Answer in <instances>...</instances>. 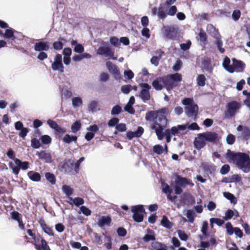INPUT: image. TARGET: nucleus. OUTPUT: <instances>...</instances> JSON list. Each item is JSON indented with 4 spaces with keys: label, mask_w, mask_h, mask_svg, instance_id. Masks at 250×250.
Masks as SVG:
<instances>
[{
    "label": "nucleus",
    "mask_w": 250,
    "mask_h": 250,
    "mask_svg": "<svg viewBox=\"0 0 250 250\" xmlns=\"http://www.w3.org/2000/svg\"><path fill=\"white\" fill-rule=\"evenodd\" d=\"M133 213L132 218L134 221L137 223L143 222L144 215L146 214L145 209L142 205H138L131 207Z\"/></svg>",
    "instance_id": "obj_6"
},
{
    "label": "nucleus",
    "mask_w": 250,
    "mask_h": 250,
    "mask_svg": "<svg viewBox=\"0 0 250 250\" xmlns=\"http://www.w3.org/2000/svg\"><path fill=\"white\" fill-rule=\"evenodd\" d=\"M207 30L211 36L216 39V41L220 39V35L218 30L212 24L207 25Z\"/></svg>",
    "instance_id": "obj_20"
},
{
    "label": "nucleus",
    "mask_w": 250,
    "mask_h": 250,
    "mask_svg": "<svg viewBox=\"0 0 250 250\" xmlns=\"http://www.w3.org/2000/svg\"><path fill=\"white\" fill-rule=\"evenodd\" d=\"M206 139L203 133H199L194 141V145L196 148L200 149L206 145Z\"/></svg>",
    "instance_id": "obj_15"
},
{
    "label": "nucleus",
    "mask_w": 250,
    "mask_h": 250,
    "mask_svg": "<svg viewBox=\"0 0 250 250\" xmlns=\"http://www.w3.org/2000/svg\"><path fill=\"white\" fill-rule=\"evenodd\" d=\"M116 129L119 131H125L126 130V125L124 123L120 124L116 126Z\"/></svg>",
    "instance_id": "obj_62"
},
{
    "label": "nucleus",
    "mask_w": 250,
    "mask_h": 250,
    "mask_svg": "<svg viewBox=\"0 0 250 250\" xmlns=\"http://www.w3.org/2000/svg\"><path fill=\"white\" fill-rule=\"evenodd\" d=\"M122 111V107L118 105H116L113 107L112 110L111 111V114L112 115H118L121 113Z\"/></svg>",
    "instance_id": "obj_43"
},
{
    "label": "nucleus",
    "mask_w": 250,
    "mask_h": 250,
    "mask_svg": "<svg viewBox=\"0 0 250 250\" xmlns=\"http://www.w3.org/2000/svg\"><path fill=\"white\" fill-rule=\"evenodd\" d=\"M178 27L176 25H164L162 29L164 36L167 39H173L176 36Z\"/></svg>",
    "instance_id": "obj_10"
},
{
    "label": "nucleus",
    "mask_w": 250,
    "mask_h": 250,
    "mask_svg": "<svg viewBox=\"0 0 250 250\" xmlns=\"http://www.w3.org/2000/svg\"><path fill=\"white\" fill-rule=\"evenodd\" d=\"M208 229V223L207 221H205L203 223L201 229V231L205 236H207L208 235L207 233Z\"/></svg>",
    "instance_id": "obj_56"
},
{
    "label": "nucleus",
    "mask_w": 250,
    "mask_h": 250,
    "mask_svg": "<svg viewBox=\"0 0 250 250\" xmlns=\"http://www.w3.org/2000/svg\"><path fill=\"white\" fill-rule=\"evenodd\" d=\"M205 137L206 142L216 143L220 139L219 135L214 132L207 131L202 133Z\"/></svg>",
    "instance_id": "obj_14"
},
{
    "label": "nucleus",
    "mask_w": 250,
    "mask_h": 250,
    "mask_svg": "<svg viewBox=\"0 0 250 250\" xmlns=\"http://www.w3.org/2000/svg\"><path fill=\"white\" fill-rule=\"evenodd\" d=\"M230 170V167L228 165H223L221 169L220 173L222 174L225 175Z\"/></svg>",
    "instance_id": "obj_57"
},
{
    "label": "nucleus",
    "mask_w": 250,
    "mask_h": 250,
    "mask_svg": "<svg viewBox=\"0 0 250 250\" xmlns=\"http://www.w3.org/2000/svg\"><path fill=\"white\" fill-rule=\"evenodd\" d=\"M111 221V218L109 216H102L97 222V224L101 228L106 225L109 226Z\"/></svg>",
    "instance_id": "obj_18"
},
{
    "label": "nucleus",
    "mask_w": 250,
    "mask_h": 250,
    "mask_svg": "<svg viewBox=\"0 0 250 250\" xmlns=\"http://www.w3.org/2000/svg\"><path fill=\"white\" fill-rule=\"evenodd\" d=\"M36 155L38 156L40 159L44 161L46 163H51L52 162V157L49 153L42 151L40 152H37Z\"/></svg>",
    "instance_id": "obj_24"
},
{
    "label": "nucleus",
    "mask_w": 250,
    "mask_h": 250,
    "mask_svg": "<svg viewBox=\"0 0 250 250\" xmlns=\"http://www.w3.org/2000/svg\"><path fill=\"white\" fill-rule=\"evenodd\" d=\"M77 137L76 136H70L69 134L65 135L62 139L64 142L67 144H70L73 141H76Z\"/></svg>",
    "instance_id": "obj_34"
},
{
    "label": "nucleus",
    "mask_w": 250,
    "mask_h": 250,
    "mask_svg": "<svg viewBox=\"0 0 250 250\" xmlns=\"http://www.w3.org/2000/svg\"><path fill=\"white\" fill-rule=\"evenodd\" d=\"M226 158L229 163L236 165L244 172L248 173L250 171V158L248 154L245 153H235L228 149Z\"/></svg>",
    "instance_id": "obj_2"
},
{
    "label": "nucleus",
    "mask_w": 250,
    "mask_h": 250,
    "mask_svg": "<svg viewBox=\"0 0 250 250\" xmlns=\"http://www.w3.org/2000/svg\"><path fill=\"white\" fill-rule=\"evenodd\" d=\"M49 49V46L47 42H36L34 46V49L36 51H47Z\"/></svg>",
    "instance_id": "obj_22"
},
{
    "label": "nucleus",
    "mask_w": 250,
    "mask_h": 250,
    "mask_svg": "<svg viewBox=\"0 0 250 250\" xmlns=\"http://www.w3.org/2000/svg\"><path fill=\"white\" fill-rule=\"evenodd\" d=\"M187 217L188 219V221L190 223H193L194 218L195 217V212L192 210H188L187 212Z\"/></svg>",
    "instance_id": "obj_39"
},
{
    "label": "nucleus",
    "mask_w": 250,
    "mask_h": 250,
    "mask_svg": "<svg viewBox=\"0 0 250 250\" xmlns=\"http://www.w3.org/2000/svg\"><path fill=\"white\" fill-rule=\"evenodd\" d=\"M41 140L43 144H48L50 143L51 139L48 135H43L41 137Z\"/></svg>",
    "instance_id": "obj_58"
},
{
    "label": "nucleus",
    "mask_w": 250,
    "mask_h": 250,
    "mask_svg": "<svg viewBox=\"0 0 250 250\" xmlns=\"http://www.w3.org/2000/svg\"><path fill=\"white\" fill-rule=\"evenodd\" d=\"M215 223L219 226H222L224 223V221L220 218H211L210 219V225L212 228L213 224Z\"/></svg>",
    "instance_id": "obj_35"
},
{
    "label": "nucleus",
    "mask_w": 250,
    "mask_h": 250,
    "mask_svg": "<svg viewBox=\"0 0 250 250\" xmlns=\"http://www.w3.org/2000/svg\"><path fill=\"white\" fill-rule=\"evenodd\" d=\"M226 228L228 233L229 235H232L234 232V228L232 227V226L230 222H227L226 223Z\"/></svg>",
    "instance_id": "obj_49"
},
{
    "label": "nucleus",
    "mask_w": 250,
    "mask_h": 250,
    "mask_svg": "<svg viewBox=\"0 0 250 250\" xmlns=\"http://www.w3.org/2000/svg\"><path fill=\"white\" fill-rule=\"evenodd\" d=\"M27 232L29 235L34 239V240L32 241L31 243L34 245L36 250H51L47 242L44 238H41V245H39L36 241L35 233H33L31 229H27Z\"/></svg>",
    "instance_id": "obj_9"
},
{
    "label": "nucleus",
    "mask_w": 250,
    "mask_h": 250,
    "mask_svg": "<svg viewBox=\"0 0 250 250\" xmlns=\"http://www.w3.org/2000/svg\"><path fill=\"white\" fill-rule=\"evenodd\" d=\"M72 104L74 108L79 107L83 104L82 98L80 97H75L72 99Z\"/></svg>",
    "instance_id": "obj_30"
},
{
    "label": "nucleus",
    "mask_w": 250,
    "mask_h": 250,
    "mask_svg": "<svg viewBox=\"0 0 250 250\" xmlns=\"http://www.w3.org/2000/svg\"><path fill=\"white\" fill-rule=\"evenodd\" d=\"M80 209L82 213L86 216H89L91 214V210L85 206H82Z\"/></svg>",
    "instance_id": "obj_59"
},
{
    "label": "nucleus",
    "mask_w": 250,
    "mask_h": 250,
    "mask_svg": "<svg viewBox=\"0 0 250 250\" xmlns=\"http://www.w3.org/2000/svg\"><path fill=\"white\" fill-rule=\"evenodd\" d=\"M151 245L152 250H167L166 245L158 241L153 242Z\"/></svg>",
    "instance_id": "obj_26"
},
{
    "label": "nucleus",
    "mask_w": 250,
    "mask_h": 250,
    "mask_svg": "<svg viewBox=\"0 0 250 250\" xmlns=\"http://www.w3.org/2000/svg\"><path fill=\"white\" fill-rule=\"evenodd\" d=\"M241 15V12L239 10H234L232 14V18L235 21H237L239 19Z\"/></svg>",
    "instance_id": "obj_55"
},
{
    "label": "nucleus",
    "mask_w": 250,
    "mask_h": 250,
    "mask_svg": "<svg viewBox=\"0 0 250 250\" xmlns=\"http://www.w3.org/2000/svg\"><path fill=\"white\" fill-rule=\"evenodd\" d=\"M117 232L118 235L119 236H121V237L125 236L127 233L126 229L123 227L119 228L117 229Z\"/></svg>",
    "instance_id": "obj_54"
},
{
    "label": "nucleus",
    "mask_w": 250,
    "mask_h": 250,
    "mask_svg": "<svg viewBox=\"0 0 250 250\" xmlns=\"http://www.w3.org/2000/svg\"><path fill=\"white\" fill-rule=\"evenodd\" d=\"M81 127V123L80 121H77L72 125L71 131L73 133H76L80 129Z\"/></svg>",
    "instance_id": "obj_38"
},
{
    "label": "nucleus",
    "mask_w": 250,
    "mask_h": 250,
    "mask_svg": "<svg viewBox=\"0 0 250 250\" xmlns=\"http://www.w3.org/2000/svg\"><path fill=\"white\" fill-rule=\"evenodd\" d=\"M52 68L54 71H59L61 73L64 72V66L62 63V56L57 54L54 58V61L51 65Z\"/></svg>",
    "instance_id": "obj_11"
},
{
    "label": "nucleus",
    "mask_w": 250,
    "mask_h": 250,
    "mask_svg": "<svg viewBox=\"0 0 250 250\" xmlns=\"http://www.w3.org/2000/svg\"><path fill=\"white\" fill-rule=\"evenodd\" d=\"M170 76L172 78L173 82H174L175 84H177L178 82H180L182 81V75L179 73H176L175 74L170 75Z\"/></svg>",
    "instance_id": "obj_40"
},
{
    "label": "nucleus",
    "mask_w": 250,
    "mask_h": 250,
    "mask_svg": "<svg viewBox=\"0 0 250 250\" xmlns=\"http://www.w3.org/2000/svg\"><path fill=\"white\" fill-rule=\"evenodd\" d=\"M161 225L164 227L168 229H171L173 226V223L169 221L166 215L163 216L161 221Z\"/></svg>",
    "instance_id": "obj_28"
},
{
    "label": "nucleus",
    "mask_w": 250,
    "mask_h": 250,
    "mask_svg": "<svg viewBox=\"0 0 250 250\" xmlns=\"http://www.w3.org/2000/svg\"><path fill=\"white\" fill-rule=\"evenodd\" d=\"M132 89V86L131 85H125L121 87L122 92L125 94H128Z\"/></svg>",
    "instance_id": "obj_50"
},
{
    "label": "nucleus",
    "mask_w": 250,
    "mask_h": 250,
    "mask_svg": "<svg viewBox=\"0 0 250 250\" xmlns=\"http://www.w3.org/2000/svg\"><path fill=\"white\" fill-rule=\"evenodd\" d=\"M162 190L164 192L167 194V198H168L170 201L172 202L173 200L171 195H170L171 189L168 185L167 184H164L163 185Z\"/></svg>",
    "instance_id": "obj_32"
},
{
    "label": "nucleus",
    "mask_w": 250,
    "mask_h": 250,
    "mask_svg": "<svg viewBox=\"0 0 250 250\" xmlns=\"http://www.w3.org/2000/svg\"><path fill=\"white\" fill-rule=\"evenodd\" d=\"M241 107L240 103L236 101H232L228 103L226 105V111L225 115L226 118L234 117L238 112Z\"/></svg>",
    "instance_id": "obj_5"
},
{
    "label": "nucleus",
    "mask_w": 250,
    "mask_h": 250,
    "mask_svg": "<svg viewBox=\"0 0 250 250\" xmlns=\"http://www.w3.org/2000/svg\"><path fill=\"white\" fill-rule=\"evenodd\" d=\"M109 79V75L105 73H102L99 76L100 81L102 82H106Z\"/></svg>",
    "instance_id": "obj_53"
},
{
    "label": "nucleus",
    "mask_w": 250,
    "mask_h": 250,
    "mask_svg": "<svg viewBox=\"0 0 250 250\" xmlns=\"http://www.w3.org/2000/svg\"><path fill=\"white\" fill-rule=\"evenodd\" d=\"M177 232L178 236L181 240L186 241L188 239V236L184 231L178 230Z\"/></svg>",
    "instance_id": "obj_51"
},
{
    "label": "nucleus",
    "mask_w": 250,
    "mask_h": 250,
    "mask_svg": "<svg viewBox=\"0 0 250 250\" xmlns=\"http://www.w3.org/2000/svg\"><path fill=\"white\" fill-rule=\"evenodd\" d=\"M62 192L66 195L69 197L71 196L74 191L73 189L71 188L69 186L64 185L62 186Z\"/></svg>",
    "instance_id": "obj_31"
},
{
    "label": "nucleus",
    "mask_w": 250,
    "mask_h": 250,
    "mask_svg": "<svg viewBox=\"0 0 250 250\" xmlns=\"http://www.w3.org/2000/svg\"><path fill=\"white\" fill-rule=\"evenodd\" d=\"M206 80V77L204 75H198L196 80L197 84L200 86H204L205 85Z\"/></svg>",
    "instance_id": "obj_36"
},
{
    "label": "nucleus",
    "mask_w": 250,
    "mask_h": 250,
    "mask_svg": "<svg viewBox=\"0 0 250 250\" xmlns=\"http://www.w3.org/2000/svg\"><path fill=\"white\" fill-rule=\"evenodd\" d=\"M235 141V137L232 134L228 135L226 138V142L229 145H232Z\"/></svg>",
    "instance_id": "obj_44"
},
{
    "label": "nucleus",
    "mask_w": 250,
    "mask_h": 250,
    "mask_svg": "<svg viewBox=\"0 0 250 250\" xmlns=\"http://www.w3.org/2000/svg\"><path fill=\"white\" fill-rule=\"evenodd\" d=\"M190 184V182L188 179L177 175L173 186L175 193L180 194L183 191L182 188Z\"/></svg>",
    "instance_id": "obj_8"
},
{
    "label": "nucleus",
    "mask_w": 250,
    "mask_h": 250,
    "mask_svg": "<svg viewBox=\"0 0 250 250\" xmlns=\"http://www.w3.org/2000/svg\"><path fill=\"white\" fill-rule=\"evenodd\" d=\"M31 146L34 148H39L41 146V143L38 139L33 138L31 140Z\"/></svg>",
    "instance_id": "obj_45"
},
{
    "label": "nucleus",
    "mask_w": 250,
    "mask_h": 250,
    "mask_svg": "<svg viewBox=\"0 0 250 250\" xmlns=\"http://www.w3.org/2000/svg\"><path fill=\"white\" fill-rule=\"evenodd\" d=\"M29 163L28 162H22L19 159H14V162H10L9 167L12 169V172L15 175H18L20 169L25 170L28 168Z\"/></svg>",
    "instance_id": "obj_7"
},
{
    "label": "nucleus",
    "mask_w": 250,
    "mask_h": 250,
    "mask_svg": "<svg viewBox=\"0 0 250 250\" xmlns=\"http://www.w3.org/2000/svg\"><path fill=\"white\" fill-rule=\"evenodd\" d=\"M14 30L11 28L7 29L4 34L2 35V36L6 39H11L14 37Z\"/></svg>",
    "instance_id": "obj_37"
},
{
    "label": "nucleus",
    "mask_w": 250,
    "mask_h": 250,
    "mask_svg": "<svg viewBox=\"0 0 250 250\" xmlns=\"http://www.w3.org/2000/svg\"><path fill=\"white\" fill-rule=\"evenodd\" d=\"M74 50L77 53H82L84 51V47L81 44H76L74 47Z\"/></svg>",
    "instance_id": "obj_60"
},
{
    "label": "nucleus",
    "mask_w": 250,
    "mask_h": 250,
    "mask_svg": "<svg viewBox=\"0 0 250 250\" xmlns=\"http://www.w3.org/2000/svg\"><path fill=\"white\" fill-rule=\"evenodd\" d=\"M163 78L164 79V81L165 83V86L167 90H170L173 87L177 85V84H175L174 82H173L172 78L170 75Z\"/></svg>",
    "instance_id": "obj_21"
},
{
    "label": "nucleus",
    "mask_w": 250,
    "mask_h": 250,
    "mask_svg": "<svg viewBox=\"0 0 250 250\" xmlns=\"http://www.w3.org/2000/svg\"><path fill=\"white\" fill-rule=\"evenodd\" d=\"M242 135L243 137L246 139L249 138L250 137V129L248 128L245 127L243 131H242Z\"/></svg>",
    "instance_id": "obj_64"
},
{
    "label": "nucleus",
    "mask_w": 250,
    "mask_h": 250,
    "mask_svg": "<svg viewBox=\"0 0 250 250\" xmlns=\"http://www.w3.org/2000/svg\"><path fill=\"white\" fill-rule=\"evenodd\" d=\"M161 58V54H160L159 56H153L150 60L151 64L157 66L159 64V62Z\"/></svg>",
    "instance_id": "obj_47"
},
{
    "label": "nucleus",
    "mask_w": 250,
    "mask_h": 250,
    "mask_svg": "<svg viewBox=\"0 0 250 250\" xmlns=\"http://www.w3.org/2000/svg\"><path fill=\"white\" fill-rule=\"evenodd\" d=\"M98 108V103L95 101H91L88 104V110L89 112H94Z\"/></svg>",
    "instance_id": "obj_33"
},
{
    "label": "nucleus",
    "mask_w": 250,
    "mask_h": 250,
    "mask_svg": "<svg viewBox=\"0 0 250 250\" xmlns=\"http://www.w3.org/2000/svg\"><path fill=\"white\" fill-rule=\"evenodd\" d=\"M182 66V62L180 60L176 62L175 64L173 66V69L174 71H179Z\"/></svg>",
    "instance_id": "obj_52"
},
{
    "label": "nucleus",
    "mask_w": 250,
    "mask_h": 250,
    "mask_svg": "<svg viewBox=\"0 0 250 250\" xmlns=\"http://www.w3.org/2000/svg\"><path fill=\"white\" fill-rule=\"evenodd\" d=\"M224 196L225 198L229 200L231 203H236L237 202L236 198L233 194L229 192H224Z\"/></svg>",
    "instance_id": "obj_41"
},
{
    "label": "nucleus",
    "mask_w": 250,
    "mask_h": 250,
    "mask_svg": "<svg viewBox=\"0 0 250 250\" xmlns=\"http://www.w3.org/2000/svg\"><path fill=\"white\" fill-rule=\"evenodd\" d=\"M39 223L44 232L49 236H54V231L51 228L48 226L43 219L39 220Z\"/></svg>",
    "instance_id": "obj_17"
},
{
    "label": "nucleus",
    "mask_w": 250,
    "mask_h": 250,
    "mask_svg": "<svg viewBox=\"0 0 250 250\" xmlns=\"http://www.w3.org/2000/svg\"><path fill=\"white\" fill-rule=\"evenodd\" d=\"M182 103L185 106V112L189 117L196 116L198 111V106L195 104L192 99L185 98L182 101Z\"/></svg>",
    "instance_id": "obj_4"
},
{
    "label": "nucleus",
    "mask_w": 250,
    "mask_h": 250,
    "mask_svg": "<svg viewBox=\"0 0 250 250\" xmlns=\"http://www.w3.org/2000/svg\"><path fill=\"white\" fill-rule=\"evenodd\" d=\"M152 86L156 90H161L162 89L163 86H165V83L163 78H160L154 80L152 82Z\"/></svg>",
    "instance_id": "obj_27"
},
{
    "label": "nucleus",
    "mask_w": 250,
    "mask_h": 250,
    "mask_svg": "<svg viewBox=\"0 0 250 250\" xmlns=\"http://www.w3.org/2000/svg\"><path fill=\"white\" fill-rule=\"evenodd\" d=\"M45 176L47 181L51 183L52 184H54L55 183L56 179L54 174L48 172L45 174Z\"/></svg>",
    "instance_id": "obj_42"
},
{
    "label": "nucleus",
    "mask_w": 250,
    "mask_h": 250,
    "mask_svg": "<svg viewBox=\"0 0 250 250\" xmlns=\"http://www.w3.org/2000/svg\"><path fill=\"white\" fill-rule=\"evenodd\" d=\"M233 211L231 209H228L226 211L225 213V219L226 220L230 219L233 217Z\"/></svg>",
    "instance_id": "obj_63"
},
{
    "label": "nucleus",
    "mask_w": 250,
    "mask_h": 250,
    "mask_svg": "<svg viewBox=\"0 0 250 250\" xmlns=\"http://www.w3.org/2000/svg\"><path fill=\"white\" fill-rule=\"evenodd\" d=\"M29 178L34 182H40L41 180L40 174L35 171H30L27 173Z\"/></svg>",
    "instance_id": "obj_25"
},
{
    "label": "nucleus",
    "mask_w": 250,
    "mask_h": 250,
    "mask_svg": "<svg viewBox=\"0 0 250 250\" xmlns=\"http://www.w3.org/2000/svg\"><path fill=\"white\" fill-rule=\"evenodd\" d=\"M156 238L154 234L150 235V234H146L143 237V240L145 242H148L150 241H154L155 240Z\"/></svg>",
    "instance_id": "obj_46"
},
{
    "label": "nucleus",
    "mask_w": 250,
    "mask_h": 250,
    "mask_svg": "<svg viewBox=\"0 0 250 250\" xmlns=\"http://www.w3.org/2000/svg\"><path fill=\"white\" fill-rule=\"evenodd\" d=\"M20 131V132L19 133V137L22 138H24L29 132V129L27 127H23Z\"/></svg>",
    "instance_id": "obj_48"
},
{
    "label": "nucleus",
    "mask_w": 250,
    "mask_h": 250,
    "mask_svg": "<svg viewBox=\"0 0 250 250\" xmlns=\"http://www.w3.org/2000/svg\"><path fill=\"white\" fill-rule=\"evenodd\" d=\"M106 66L109 72L114 75L115 79L119 80L120 78V72L117 66L110 62H107Z\"/></svg>",
    "instance_id": "obj_16"
},
{
    "label": "nucleus",
    "mask_w": 250,
    "mask_h": 250,
    "mask_svg": "<svg viewBox=\"0 0 250 250\" xmlns=\"http://www.w3.org/2000/svg\"><path fill=\"white\" fill-rule=\"evenodd\" d=\"M119 122V119L117 118H113L110 119L108 123V125L109 127H113L116 125Z\"/></svg>",
    "instance_id": "obj_61"
},
{
    "label": "nucleus",
    "mask_w": 250,
    "mask_h": 250,
    "mask_svg": "<svg viewBox=\"0 0 250 250\" xmlns=\"http://www.w3.org/2000/svg\"><path fill=\"white\" fill-rule=\"evenodd\" d=\"M153 150L157 154H161L164 152V151H166V152H167V145H165V147H164L160 145H156L153 146Z\"/></svg>",
    "instance_id": "obj_29"
},
{
    "label": "nucleus",
    "mask_w": 250,
    "mask_h": 250,
    "mask_svg": "<svg viewBox=\"0 0 250 250\" xmlns=\"http://www.w3.org/2000/svg\"><path fill=\"white\" fill-rule=\"evenodd\" d=\"M168 113L167 108H162L158 111H151L146 113L145 118L146 121L153 122L151 128L154 130L158 139L162 140L164 137L171 136V129H167V120L165 114Z\"/></svg>",
    "instance_id": "obj_1"
},
{
    "label": "nucleus",
    "mask_w": 250,
    "mask_h": 250,
    "mask_svg": "<svg viewBox=\"0 0 250 250\" xmlns=\"http://www.w3.org/2000/svg\"><path fill=\"white\" fill-rule=\"evenodd\" d=\"M222 65L225 70L230 73L234 72H242L245 67V64L242 61L235 59H232V64H230V60L228 57L225 58Z\"/></svg>",
    "instance_id": "obj_3"
},
{
    "label": "nucleus",
    "mask_w": 250,
    "mask_h": 250,
    "mask_svg": "<svg viewBox=\"0 0 250 250\" xmlns=\"http://www.w3.org/2000/svg\"><path fill=\"white\" fill-rule=\"evenodd\" d=\"M84 160L83 157H81L79 160L75 163L71 160H68V162L64 164V166H69V165L74 168V173H77L79 171V167L81 164Z\"/></svg>",
    "instance_id": "obj_19"
},
{
    "label": "nucleus",
    "mask_w": 250,
    "mask_h": 250,
    "mask_svg": "<svg viewBox=\"0 0 250 250\" xmlns=\"http://www.w3.org/2000/svg\"><path fill=\"white\" fill-rule=\"evenodd\" d=\"M140 86L142 88L140 93V97L144 102L148 101L150 99L149 90L151 88L150 85L146 83H141Z\"/></svg>",
    "instance_id": "obj_12"
},
{
    "label": "nucleus",
    "mask_w": 250,
    "mask_h": 250,
    "mask_svg": "<svg viewBox=\"0 0 250 250\" xmlns=\"http://www.w3.org/2000/svg\"><path fill=\"white\" fill-rule=\"evenodd\" d=\"M135 103V98L132 96L130 97V99L129 100V101L128 102L127 104H126V105L125 106L124 109L125 110L127 111L128 113L133 114L135 113V110L132 106V105Z\"/></svg>",
    "instance_id": "obj_23"
},
{
    "label": "nucleus",
    "mask_w": 250,
    "mask_h": 250,
    "mask_svg": "<svg viewBox=\"0 0 250 250\" xmlns=\"http://www.w3.org/2000/svg\"><path fill=\"white\" fill-rule=\"evenodd\" d=\"M97 54L106 57H112L114 55V52L107 45L104 44L98 48Z\"/></svg>",
    "instance_id": "obj_13"
}]
</instances>
